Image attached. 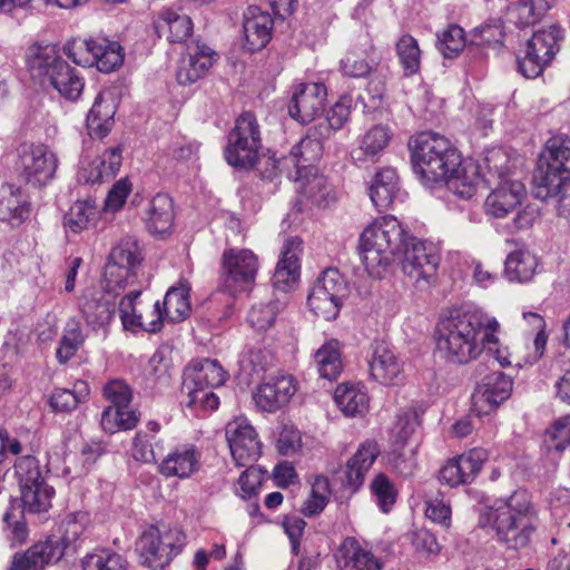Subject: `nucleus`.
I'll list each match as a JSON object with an SVG mask.
<instances>
[{
  "label": "nucleus",
  "mask_w": 570,
  "mask_h": 570,
  "mask_svg": "<svg viewBox=\"0 0 570 570\" xmlns=\"http://www.w3.org/2000/svg\"><path fill=\"white\" fill-rule=\"evenodd\" d=\"M334 401L346 416L363 414L368 405L367 394L356 385L340 384L334 393Z\"/></svg>",
  "instance_id": "44"
},
{
  "label": "nucleus",
  "mask_w": 570,
  "mask_h": 570,
  "mask_svg": "<svg viewBox=\"0 0 570 570\" xmlns=\"http://www.w3.org/2000/svg\"><path fill=\"white\" fill-rule=\"evenodd\" d=\"M554 0H519L508 10V17L517 27L523 28L540 21L551 9Z\"/></svg>",
  "instance_id": "40"
},
{
  "label": "nucleus",
  "mask_w": 570,
  "mask_h": 570,
  "mask_svg": "<svg viewBox=\"0 0 570 570\" xmlns=\"http://www.w3.org/2000/svg\"><path fill=\"white\" fill-rule=\"evenodd\" d=\"M325 293L330 294L334 298L343 301L347 295V286L336 268H327L315 282Z\"/></svg>",
  "instance_id": "63"
},
{
  "label": "nucleus",
  "mask_w": 570,
  "mask_h": 570,
  "mask_svg": "<svg viewBox=\"0 0 570 570\" xmlns=\"http://www.w3.org/2000/svg\"><path fill=\"white\" fill-rule=\"evenodd\" d=\"M80 325L76 321H70L65 327L60 345L57 348V358L63 364L67 363L78 351L79 346L83 343Z\"/></svg>",
  "instance_id": "54"
},
{
  "label": "nucleus",
  "mask_w": 570,
  "mask_h": 570,
  "mask_svg": "<svg viewBox=\"0 0 570 570\" xmlns=\"http://www.w3.org/2000/svg\"><path fill=\"white\" fill-rule=\"evenodd\" d=\"M273 26L274 21L268 12L258 7H248L243 21L245 48L252 52L265 48L272 38Z\"/></svg>",
  "instance_id": "31"
},
{
  "label": "nucleus",
  "mask_w": 570,
  "mask_h": 570,
  "mask_svg": "<svg viewBox=\"0 0 570 570\" xmlns=\"http://www.w3.org/2000/svg\"><path fill=\"white\" fill-rule=\"evenodd\" d=\"M537 267V257L527 249H517L505 259V273L511 281L520 283L531 281Z\"/></svg>",
  "instance_id": "45"
},
{
  "label": "nucleus",
  "mask_w": 570,
  "mask_h": 570,
  "mask_svg": "<svg viewBox=\"0 0 570 570\" xmlns=\"http://www.w3.org/2000/svg\"><path fill=\"white\" fill-rule=\"evenodd\" d=\"M141 288H134L125 295L119 303V315L125 328L140 327L144 331L156 333L163 325L160 302L157 301L149 311V315L142 311V303L138 301Z\"/></svg>",
  "instance_id": "20"
},
{
  "label": "nucleus",
  "mask_w": 570,
  "mask_h": 570,
  "mask_svg": "<svg viewBox=\"0 0 570 570\" xmlns=\"http://www.w3.org/2000/svg\"><path fill=\"white\" fill-rule=\"evenodd\" d=\"M56 155L45 145L23 142L18 148L17 167L27 184L43 186L56 173Z\"/></svg>",
  "instance_id": "15"
},
{
  "label": "nucleus",
  "mask_w": 570,
  "mask_h": 570,
  "mask_svg": "<svg viewBox=\"0 0 570 570\" xmlns=\"http://www.w3.org/2000/svg\"><path fill=\"white\" fill-rule=\"evenodd\" d=\"M226 381V372L215 360L194 361L185 371L183 383L187 392V406L199 405L204 410H216L218 396L212 391L222 386Z\"/></svg>",
  "instance_id": "6"
},
{
  "label": "nucleus",
  "mask_w": 570,
  "mask_h": 570,
  "mask_svg": "<svg viewBox=\"0 0 570 570\" xmlns=\"http://www.w3.org/2000/svg\"><path fill=\"white\" fill-rule=\"evenodd\" d=\"M223 285L232 294L253 287L259 268L257 255L246 248H229L223 253Z\"/></svg>",
  "instance_id": "14"
},
{
  "label": "nucleus",
  "mask_w": 570,
  "mask_h": 570,
  "mask_svg": "<svg viewBox=\"0 0 570 570\" xmlns=\"http://www.w3.org/2000/svg\"><path fill=\"white\" fill-rule=\"evenodd\" d=\"M396 51L406 76H412L420 70L421 51L412 36H402L396 43Z\"/></svg>",
  "instance_id": "53"
},
{
  "label": "nucleus",
  "mask_w": 570,
  "mask_h": 570,
  "mask_svg": "<svg viewBox=\"0 0 570 570\" xmlns=\"http://www.w3.org/2000/svg\"><path fill=\"white\" fill-rule=\"evenodd\" d=\"M215 51L207 45L195 43L188 47L187 55L179 61L177 69V81L187 86L203 78L214 61Z\"/></svg>",
  "instance_id": "30"
},
{
  "label": "nucleus",
  "mask_w": 570,
  "mask_h": 570,
  "mask_svg": "<svg viewBox=\"0 0 570 570\" xmlns=\"http://www.w3.org/2000/svg\"><path fill=\"white\" fill-rule=\"evenodd\" d=\"M491 318L480 312H451L438 325V348L453 363L466 364L475 360L484 350L483 333Z\"/></svg>",
  "instance_id": "2"
},
{
  "label": "nucleus",
  "mask_w": 570,
  "mask_h": 570,
  "mask_svg": "<svg viewBox=\"0 0 570 570\" xmlns=\"http://www.w3.org/2000/svg\"><path fill=\"white\" fill-rule=\"evenodd\" d=\"M83 570H127V560L110 549H97L81 561Z\"/></svg>",
  "instance_id": "49"
},
{
  "label": "nucleus",
  "mask_w": 570,
  "mask_h": 570,
  "mask_svg": "<svg viewBox=\"0 0 570 570\" xmlns=\"http://www.w3.org/2000/svg\"><path fill=\"white\" fill-rule=\"evenodd\" d=\"M330 487L324 476H316L309 497L303 505V513L306 517H314L321 513L328 502Z\"/></svg>",
  "instance_id": "56"
},
{
  "label": "nucleus",
  "mask_w": 570,
  "mask_h": 570,
  "mask_svg": "<svg viewBox=\"0 0 570 570\" xmlns=\"http://www.w3.org/2000/svg\"><path fill=\"white\" fill-rule=\"evenodd\" d=\"M200 454L194 445L186 444L170 451L158 465V472L166 478L187 479L199 469Z\"/></svg>",
  "instance_id": "34"
},
{
  "label": "nucleus",
  "mask_w": 570,
  "mask_h": 570,
  "mask_svg": "<svg viewBox=\"0 0 570 570\" xmlns=\"http://www.w3.org/2000/svg\"><path fill=\"white\" fill-rule=\"evenodd\" d=\"M405 230L393 216H384L367 226L360 236V256L368 275L381 278L394 256L400 255Z\"/></svg>",
  "instance_id": "3"
},
{
  "label": "nucleus",
  "mask_w": 570,
  "mask_h": 570,
  "mask_svg": "<svg viewBox=\"0 0 570 570\" xmlns=\"http://www.w3.org/2000/svg\"><path fill=\"white\" fill-rule=\"evenodd\" d=\"M544 164L539 166L534 177V195L547 200L560 197L570 187V138L553 136L546 145Z\"/></svg>",
  "instance_id": "5"
},
{
  "label": "nucleus",
  "mask_w": 570,
  "mask_h": 570,
  "mask_svg": "<svg viewBox=\"0 0 570 570\" xmlns=\"http://www.w3.org/2000/svg\"><path fill=\"white\" fill-rule=\"evenodd\" d=\"M480 181L479 166L460 157V165L455 166L453 173L442 183L460 198L470 199L475 195Z\"/></svg>",
  "instance_id": "36"
},
{
  "label": "nucleus",
  "mask_w": 570,
  "mask_h": 570,
  "mask_svg": "<svg viewBox=\"0 0 570 570\" xmlns=\"http://www.w3.org/2000/svg\"><path fill=\"white\" fill-rule=\"evenodd\" d=\"M65 62L57 46L51 43H35L26 52V63L30 76L42 86L48 85Z\"/></svg>",
  "instance_id": "24"
},
{
  "label": "nucleus",
  "mask_w": 570,
  "mask_h": 570,
  "mask_svg": "<svg viewBox=\"0 0 570 570\" xmlns=\"http://www.w3.org/2000/svg\"><path fill=\"white\" fill-rule=\"evenodd\" d=\"M465 33L464 30L458 26H450L439 37V50L445 58L456 57L465 47Z\"/></svg>",
  "instance_id": "58"
},
{
  "label": "nucleus",
  "mask_w": 570,
  "mask_h": 570,
  "mask_svg": "<svg viewBox=\"0 0 570 570\" xmlns=\"http://www.w3.org/2000/svg\"><path fill=\"white\" fill-rule=\"evenodd\" d=\"M262 148L261 130L252 112L242 114L227 136L226 161L237 168H252L258 160Z\"/></svg>",
  "instance_id": "9"
},
{
  "label": "nucleus",
  "mask_w": 570,
  "mask_h": 570,
  "mask_svg": "<svg viewBox=\"0 0 570 570\" xmlns=\"http://www.w3.org/2000/svg\"><path fill=\"white\" fill-rule=\"evenodd\" d=\"M413 168L426 185L438 184L460 165V153L451 141L435 132H420L411 139Z\"/></svg>",
  "instance_id": "4"
},
{
  "label": "nucleus",
  "mask_w": 570,
  "mask_h": 570,
  "mask_svg": "<svg viewBox=\"0 0 570 570\" xmlns=\"http://www.w3.org/2000/svg\"><path fill=\"white\" fill-rule=\"evenodd\" d=\"M487 460L483 449H472L458 458L451 459L439 471V480L451 488L471 483Z\"/></svg>",
  "instance_id": "22"
},
{
  "label": "nucleus",
  "mask_w": 570,
  "mask_h": 570,
  "mask_svg": "<svg viewBox=\"0 0 570 570\" xmlns=\"http://www.w3.org/2000/svg\"><path fill=\"white\" fill-rule=\"evenodd\" d=\"M62 556L63 548L50 538L33 544L23 553H16L10 570H42L45 566L59 561Z\"/></svg>",
  "instance_id": "32"
},
{
  "label": "nucleus",
  "mask_w": 570,
  "mask_h": 570,
  "mask_svg": "<svg viewBox=\"0 0 570 570\" xmlns=\"http://www.w3.org/2000/svg\"><path fill=\"white\" fill-rule=\"evenodd\" d=\"M381 449L376 441L365 440L362 442L354 455L347 460L343 471V487L351 492H356L364 483V479L368 470L372 468Z\"/></svg>",
  "instance_id": "25"
},
{
  "label": "nucleus",
  "mask_w": 570,
  "mask_h": 570,
  "mask_svg": "<svg viewBox=\"0 0 570 570\" xmlns=\"http://www.w3.org/2000/svg\"><path fill=\"white\" fill-rule=\"evenodd\" d=\"M563 31L552 24L535 31L525 42L523 55L518 56L519 71L527 78H537L551 63L560 49Z\"/></svg>",
  "instance_id": "11"
},
{
  "label": "nucleus",
  "mask_w": 570,
  "mask_h": 570,
  "mask_svg": "<svg viewBox=\"0 0 570 570\" xmlns=\"http://www.w3.org/2000/svg\"><path fill=\"white\" fill-rule=\"evenodd\" d=\"M226 440L236 464L249 466L258 460L262 444L255 429L246 419L237 417L226 425Z\"/></svg>",
  "instance_id": "17"
},
{
  "label": "nucleus",
  "mask_w": 570,
  "mask_h": 570,
  "mask_svg": "<svg viewBox=\"0 0 570 570\" xmlns=\"http://www.w3.org/2000/svg\"><path fill=\"white\" fill-rule=\"evenodd\" d=\"M117 105L111 92H99L87 116V129L91 137L104 138L114 127Z\"/></svg>",
  "instance_id": "35"
},
{
  "label": "nucleus",
  "mask_w": 570,
  "mask_h": 570,
  "mask_svg": "<svg viewBox=\"0 0 570 570\" xmlns=\"http://www.w3.org/2000/svg\"><path fill=\"white\" fill-rule=\"evenodd\" d=\"M186 535L178 529L159 533L149 530L137 542L139 563L153 570L164 569L181 551Z\"/></svg>",
  "instance_id": "13"
},
{
  "label": "nucleus",
  "mask_w": 570,
  "mask_h": 570,
  "mask_svg": "<svg viewBox=\"0 0 570 570\" xmlns=\"http://www.w3.org/2000/svg\"><path fill=\"white\" fill-rule=\"evenodd\" d=\"M401 254L403 255L402 271L411 279L428 281L435 275L440 256L432 244L416 239H411L409 244L405 239Z\"/></svg>",
  "instance_id": "18"
},
{
  "label": "nucleus",
  "mask_w": 570,
  "mask_h": 570,
  "mask_svg": "<svg viewBox=\"0 0 570 570\" xmlns=\"http://www.w3.org/2000/svg\"><path fill=\"white\" fill-rule=\"evenodd\" d=\"M97 207L94 200L76 202L63 217V226L67 232L79 234L87 229L97 216Z\"/></svg>",
  "instance_id": "46"
},
{
  "label": "nucleus",
  "mask_w": 570,
  "mask_h": 570,
  "mask_svg": "<svg viewBox=\"0 0 570 570\" xmlns=\"http://www.w3.org/2000/svg\"><path fill=\"white\" fill-rule=\"evenodd\" d=\"M296 387L291 376L282 375L261 384L253 394L258 410L275 412L294 395Z\"/></svg>",
  "instance_id": "27"
},
{
  "label": "nucleus",
  "mask_w": 570,
  "mask_h": 570,
  "mask_svg": "<svg viewBox=\"0 0 570 570\" xmlns=\"http://www.w3.org/2000/svg\"><path fill=\"white\" fill-rule=\"evenodd\" d=\"M163 24L160 28L168 30V40L170 42L185 41L193 31V22L189 16L175 10H166L163 13Z\"/></svg>",
  "instance_id": "52"
},
{
  "label": "nucleus",
  "mask_w": 570,
  "mask_h": 570,
  "mask_svg": "<svg viewBox=\"0 0 570 570\" xmlns=\"http://www.w3.org/2000/svg\"><path fill=\"white\" fill-rule=\"evenodd\" d=\"M368 368L370 376L382 385H400L405 380L403 363L385 342H376L372 345Z\"/></svg>",
  "instance_id": "21"
},
{
  "label": "nucleus",
  "mask_w": 570,
  "mask_h": 570,
  "mask_svg": "<svg viewBox=\"0 0 570 570\" xmlns=\"http://www.w3.org/2000/svg\"><path fill=\"white\" fill-rule=\"evenodd\" d=\"M351 106L352 99L350 97H341L328 110L326 119L320 121L316 126L327 128V135L331 137L333 131L341 129L347 121L351 114Z\"/></svg>",
  "instance_id": "57"
},
{
  "label": "nucleus",
  "mask_w": 570,
  "mask_h": 570,
  "mask_svg": "<svg viewBox=\"0 0 570 570\" xmlns=\"http://www.w3.org/2000/svg\"><path fill=\"white\" fill-rule=\"evenodd\" d=\"M327 91L321 82L301 83L288 106L292 118L302 124L309 122L324 110Z\"/></svg>",
  "instance_id": "23"
},
{
  "label": "nucleus",
  "mask_w": 570,
  "mask_h": 570,
  "mask_svg": "<svg viewBox=\"0 0 570 570\" xmlns=\"http://www.w3.org/2000/svg\"><path fill=\"white\" fill-rule=\"evenodd\" d=\"M337 566L340 570H383L384 561L355 538L347 537L338 548Z\"/></svg>",
  "instance_id": "28"
},
{
  "label": "nucleus",
  "mask_w": 570,
  "mask_h": 570,
  "mask_svg": "<svg viewBox=\"0 0 570 570\" xmlns=\"http://www.w3.org/2000/svg\"><path fill=\"white\" fill-rule=\"evenodd\" d=\"M307 304L311 311L326 321L335 320L340 313L342 301L330 296L318 285L314 284Z\"/></svg>",
  "instance_id": "50"
},
{
  "label": "nucleus",
  "mask_w": 570,
  "mask_h": 570,
  "mask_svg": "<svg viewBox=\"0 0 570 570\" xmlns=\"http://www.w3.org/2000/svg\"><path fill=\"white\" fill-rule=\"evenodd\" d=\"M513 389L511 377L502 372L485 375L472 394V412L476 416L488 415L507 401Z\"/></svg>",
  "instance_id": "19"
},
{
  "label": "nucleus",
  "mask_w": 570,
  "mask_h": 570,
  "mask_svg": "<svg viewBox=\"0 0 570 570\" xmlns=\"http://www.w3.org/2000/svg\"><path fill=\"white\" fill-rule=\"evenodd\" d=\"M122 289L108 292L106 285L102 292L94 291L83 296L81 313L88 326L94 331L104 328L115 314V297Z\"/></svg>",
  "instance_id": "26"
},
{
  "label": "nucleus",
  "mask_w": 570,
  "mask_h": 570,
  "mask_svg": "<svg viewBox=\"0 0 570 570\" xmlns=\"http://www.w3.org/2000/svg\"><path fill=\"white\" fill-rule=\"evenodd\" d=\"M500 328V324L495 318H491L488 324V331L483 333L484 350L492 355L501 366H508L511 364L510 353L507 347L500 345L497 333Z\"/></svg>",
  "instance_id": "62"
},
{
  "label": "nucleus",
  "mask_w": 570,
  "mask_h": 570,
  "mask_svg": "<svg viewBox=\"0 0 570 570\" xmlns=\"http://www.w3.org/2000/svg\"><path fill=\"white\" fill-rule=\"evenodd\" d=\"M47 86L52 87L65 99L76 101L83 90L85 81L79 71L66 61Z\"/></svg>",
  "instance_id": "42"
},
{
  "label": "nucleus",
  "mask_w": 570,
  "mask_h": 570,
  "mask_svg": "<svg viewBox=\"0 0 570 570\" xmlns=\"http://www.w3.org/2000/svg\"><path fill=\"white\" fill-rule=\"evenodd\" d=\"M88 394L89 390L86 382L78 381L75 383L73 390L56 389L49 403L55 412H70L83 402Z\"/></svg>",
  "instance_id": "48"
},
{
  "label": "nucleus",
  "mask_w": 570,
  "mask_h": 570,
  "mask_svg": "<svg viewBox=\"0 0 570 570\" xmlns=\"http://www.w3.org/2000/svg\"><path fill=\"white\" fill-rule=\"evenodd\" d=\"M535 522L537 512L525 491H515L507 500L482 508L479 514V525L491 527L497 540L514 550L529 544Z\"/></svg>",
  "instance_id": "1"
},
{
  "label": "nucleus",
  "mask_w": 570,
  "mask_h": 570,
  "mask_svg": "<svg viewBox=\"0 0 570 570\" xmlns=\"http://www.w3.org/2000/svg\"><path fill=\"white\" fill-rule=\"evenodd\" d=\"M144 220L150 234L160 238L169 235L175 220L173 198L161 193L155 195L146 208Z\"/></svg>",
  "instance_id": "33"
},
{
  "label": "nucleus",
  "mask_w": 570,
  "mask_h": 570,
  "mask_svg": "<svg viewBox=\"0 0 570 570\" xmlns=\"http://www.w3.org/2000/svg\"><path fill=\"white\" fill-rule=\"evenodd\" d=\"M525 196V188L521 181L503 180L485 198L484 212L493 218H504L517 213L511 227L515 230L529 228L538 218V210L532 206H525L517 212Z\"/></svg>",
  "instance_id": "7"
},
{
  "label": "nucleus",
  "mask_w": 570,
  "mask_h": 570,
  "mask_svg": "<svg viewBox=\"0 0 570 570\" xmlns=\"http://www.w3.org/2000/svg\"><path fill=\"white\" fill-rule=\"evenodd\" d=\"M144 261L139 242L126 236L112 247L105 267L104 279L108 292L126 289L139 282V267Z\"/></svg>",
  "instance_id": "8"
},
{
  "label": "nucleus",
  "mask_w": 570,
  "mask_h": 570,
  "mask_svg": "<svg viewBox=\"0 0 570 570\" xmlns=\"http://www.w3.org/2000/svg\"><path fill=\"white\" fill-rule=\"evenodd\" d=\"M66 55L82 67L96 66L101 72L109 73L124 62V50L117 41L106 38L73 41L65 46Z\"/></svg>",
  "instance_id": "12"
},
{
  "label": "nucleus",
  "mask_w": 570,
  "mask_h": 570,
  "mask_svg": "<svg viewBox=\"0 0 570 570\" xmlns=\"http://www.w3.org/2000/svg\"><path fill=\"white\" fill-rule=\"evenodd\" d=\"M330 138L327 128L314 125L308 128L306 135L297 142L288 156L283 158L284 165H292L294 170H288V178L299 180L302 173L313 171L314 165L323 155L324 142Z\"/></svg>",
  "instance_id": "16"
},
{
  "label": "nucleus",
  "mask_w": 570,
  "mask_h": 570,
  "mask_svg": "<svg viewBox=\"0 0 570 570\" xmlns=\"http://www.w3.org/2000/svg\"><path fill=\"white\" fill-rule=\"evenodd\" d=\"M163 321L168 320L173 323L184 321L189 316V287L181 284L178 287H170L163 302Z\"/></svg>",
  "instance_id": "43"
},
{
  "label": "nucleus",
  "mask_w": 570,
  "mask_h": 570,
  "mask_svg": "<svg viewBox=\"0 0 570 570\" xmlns=\"http://www.w3.org/2000/svg\"><path fill=\"white\" fill-rule=\"evenodd\" d=\"M121 149L114 147L107 149L100 158L90 165L89 175L85 177L86 181L95 184L105 178H112L121 166Z\"/></svg>",
  "instance_id": "47"
},
{
  "label": "nucleus",
  "mask_w": 570,
  "mask_h": 570,
  "mask_svg": "<svg viewBox=\"0 0 570 570\" xmlns=\"http://www.w3.org/2000/svg\"><path fill=\"white\" fill-rule=\"evenodd\" d=\"M88 518L86 513L76 512L67 514L59 524V539H52L53 542L63 548V552L68 547L73 544L83 533Z\"/></svg>",
  "instance_id": "51"
},
{
  "label": "nucleus",
  "mask_w": 570,
  "mask_h": 570,
  "mask_svg": "<svg viewBox=\"0 0 570 570\" xmlns=\"http://www.w3.org/2000/svg\"><path fill=\"white\" fill-rule=\"evenodd\" d=\"M14 471L20 485L23 510L29 513L48 511L55 490L41 474L38 460L32 455L21 456L14 463Z\"/></svg>",
  "instance_id": "10"
},
{
  "label": "nucleus",
  "mask_w": 570,
  "mask_h": 570,
  "mask_svg": "<svg viewBox=\"0 0 570 570\" xmlns=\"http://www.w3.org/2000/svg\"><path fill=\"white\" fill-rule=\"evenodd\" d=\"M399 190V178L393 168L377 171L370 185L368 195L377 210L390 208Z\"/></svg>",
  "instance_id": "39"
},
{
  "label": "nucleus",
  "mask_w": 570,
  "mask_h": 570,
  "mask_svg": "<svg viewBox=\"0 0 570 570\" xmlns=\"http://www.w3.org/2000/svg\"><path fill=\"white\" fill-rule=\"evenodd\" d=\"M294 183L296 184V191L313 205L325 207L335 200V195L327 178L317 174L315 169L311 173H302V178L294 180Z\"/></svg>",
  "instance_id": "38"
},
{
  "label": "nucleus",
  "mask_w": 570,
  "mask_h": 570,
  "mask_svg": "<svg viewBox=\"0 0 570 570\" xmlns=\"http://www.w3.org/2000/svg\"><path fill=\"white\" fill-rule=\"evenodd\" d=\"M544 443L548 450L562 452L570 444V416L558 419L547 431Z\"/></svg>",
  "instance_id": "60"
},
{
  "label": "nucleus",
  "mask_w": 570,
  "mask_h": 570,
  "mask_svg": "<svg viewBox=\"0 0 570 570\" xmlns=\"http://www.w3.org/2000/svg\"><path fill=\"white\" fill-rule=\"evenodd\" d=\"M371 491L380 509L385 513L389 512L394 505L397 494L390 479L385 474H377L371 483Z\"/></svg>",
  "instance_id": "59"
},
{
  "label": "nucleus",
  "mask_w": 570,
  "mask_h": 570,
  "mask_svg": "<svg viewBox=\"0 0 570 570\" xmlns=\"http://www.w3.org/2000/svg\"><path fill=\"white\" fill-rule=\"evenodd\" d=\"M504 36L501 23H487L473 30L470 42L474 46L495 48L503 43Z\"/></svg>",
  "instance_id": "61"
},
{
  "label": "nucleus",
  "mask_w": 570,
  "mask_h": 570,
  "mask_svg": "<svg viewBox=\"0 0 570 570\" xmlns=\"http://www.w3.org/2000/svg\"><path fill=\"white\" fill-rule=\"evenodd\" d=\"M278 312V303L271 302L268 304L255 305L248 313V322L252 327L264 331L274 323Z\"/></svg>",
  "instance_id": "64"
},
{
  "label": "nucleus",
  "mask_w": 570,
  "mask_h": 570,
  "mask_svg": "<svg viewBox=\"0 0 570 570\" xmlns=\"http://www.w3.org/2000/svg\"><path fill=\"white\" fill-rule=\"evenodd\" d=\"M314 363L321 377L335 381L343 370L340 343L331 340L324 343L314 354Z\"/></svg>",
  "instance_id": "41"
},
{
  "label": "nucleus",
  "mask_w": 570,
  "mask_h": 570,
  "mask_svg": "<svg viewBox=\"0 0 570 570\" xmlns=\"http://www.w3.org/2000/svg\"><path fill=\"white\" fill-rule=\"evenodd\" d=\"M392 135L389 127L382 125L374 126L362 137L360 150L366 156L374 157L386 148Z\"/></svg>",
  "instance_id": "55"
},
{
  "label": "nucleus",
  "mask_w": 570,
  "mask_h": 570,
  "mask_svg": "<svg viewBox=\"0 0 570 570\" xmlns=\"http://www.w3.org/2000/svg\"><path fill=\"white\" fill-rule=\"evenodd\" d=\"M302 242L297 237L285 242L272 282L281 292L289 291L299 278Z\"/></svg>",
  "instance_id": "29"
},
{
  "label": "nucleus",
  "mask_w": 570,
  "mask_h": 570,
  "mask_svg": "<svg viewBox=\"0 0 570 570\" xmlns=\"http://www.w3.org/2000/svg\"><path fill=\"white\" fill-rule=\"evenodd\" d=\"M29 204L23 198L20 187L0 183V220L20 225L29 216Z\"/></svg>",
  "instance_id": "37"
}]
</instances>
